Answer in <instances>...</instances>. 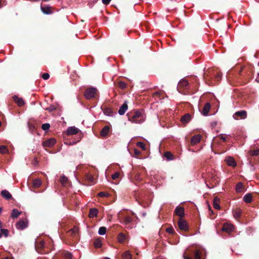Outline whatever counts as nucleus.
Wrapping results in <instances>:
<instances>
[{
	"instance_id": "1",
	"label": "nucleus",
	"mask_w": 259,
	"mask_h": 259,
	"mask_svg": "<svg viewBox=\"0 0 259 259\" xmlns=\"http://www.w3.org/2000/svg\"><path fill=\"white\" fill-rule=\"evenodd\" d=\"M203 249L199 247L190 248L183 254L184 259H203Z\"/></svg>"
},
{
	"instance_id": "2",
	"label": "nucleus",
	"mask_w": 259,
	"mask_h": 259,
	"mask_svg": "<svg viewBox=\"0 0 259 259\" xmlns=\"http://www.w3.org/2000/svg\"><path fill=\"white\" fill-rule=\"evenodd\" d=\"M128 119L132 122L140 123L145 120V115L142 110H136L127 114Z\"/></svg>"
},
{
	"instance_id": "3",
	"label": "nucleus",
	"mask_w": 259,
	"mask_h": 259,
	"mask_svg": "<svg viewBox=\"0 0 259 259\" xmlns=\"http://www.w3.org/2000/svg\"><path fill=\"white\" fill-rule=\"evenodd\" d=\"M45 242L43 240L38 239L35 241V249L37 252L40 254H47L49 253L48 250H46L44 248Z\"/></svg>"
},
{
	"instance_id": "4",
	"label": "nucleus",
	"mask_w": 259,
	"mask_h": 259,
	"mask_svg": "<svg viewBox=\"0 0 259 259\" xmlns=\"http://www.w3.org/2000/svg\"><path fill=\"white\" fill-rule=\"evenodd\" d=\"M118 219L121 223L125 225L129 224L133 221L132 217L126 214L124 211L120 212L118 213Z\"/></svg>"
},
{
	"instance_id": "5",
	"label": "nucleus",
	"mask_w": 259,
	"mask_h": 259,
	"mask_svg": "<svg viewBox=\"0 0 259 259\" xmlns=\"http://www.w3.org/2000/svg\"><path fill=\"white\" fill-rule=\"evenodd\" d=\"M97 93V90L95 88L91 87L85 90L84 95L86 99L90 100L95 97Z\"/></svg>"
},
{
	"instance_id": "6",
	"label": "nucleus",
	"mask_w": 259,
	"mask_h": 259,
	"mask_svg": "<svg viewBox=\"0 0 259 259\" xmlns=\"http://www.w3.org/2000/svg\"><path fill=\"white\" fill-rule=\"evenodd\" d=\"M189 88L190 87L188 81L187 80L183 79L179 81L178 85L177 90L180 93H183V89L187 90L189 89Z\"/></svg>"
},
{
	"instance_id": "7",
	"label": "nucleus",
	"mask_w": 259,
	"mask_h": 259,
	"mask_svg": "<svg viewBox=\"0 0 259 259\" xmlns=\"http://www.w3.org/2000/svg\"><path fill=\"white\" fill-rule=\"evenodd\" d=\"M178 225L180 230L184 231H187L189 230V226L188 223L182 218H179Z\"/></svg>"
},
{
	"instance_id": "8",
	"label": "nucleus",
	"mask_w": 259,
	"mask_h": 259,
	"mask_svg": "<svg viewBox=\"0 0 259 259\" xmlns=\"http://www.w3.org/2000/svg\"><path fill=\"white\" fill-rule=\"evenodd\" d=\"M247 115V112L245 110H240L236 112L233 115V118L236 120L239 119H244L246 118Z\"/></svg>"
},
{
	"instance_id": "9",
	"label": "nucleus",
	"mask_w": 259,
	"mask_h": 259,
	"mask_svg": "<svg viewBox=\"0 0 259 259\" xmlns=\"http://www.w3.org/2000/svg\"><path fill=\"white\" fill-rule=\"evenodd\" d=\"M68 236H71L73 239L77 240L78 237V228L74 226L73 228L68 230L67 232Z\"/></svg>"
},
{
	"instance_id": "10",
	"label": "nucleus",
	"mask_w": 259,
	"mask_h": 259,
	"mask_svg": "<svg viewBox=\"0 0 259 259\" xmlns=\"http://www.w3.org/2000/svg\"><path fill=\"white\" fill-rule=\"evenodd\" d=\"M131 178L135 184L141 182L143 181V179L141 178V174L139 172L135 171L131 175Z\"/></svg>"
},
{
	"instance_id": "11",
	"label": "nucleus",
	"mask_w": 259,
	"mask_h": 259,
	"mask_svg": "<svg viewBox=\"0 0 259 259\" xmlns=\"http://www.w3.org/2000/svg\"><path fill=\"white\" fill-rule=\"evenodd\" d=\"M56 140L55 138H50L43 142L42 146L44 147H52L56 143Z\"/></svg>"
},
{
	"instance_id": "12",
	"label": "nucleus",
	"mask_w": 259,
	"mask_h": 259,
	"mask_svg": "<svg viewBox=\"0 0 259 259\" xmlns=\"http://www.w3.org/2000/svg\"><path fill=\"white\" fill-rule=\"evenodd\" d=\"M16 227L19 230H23L27 227V222L25 220H21L16 223Z\"/></svg>"
},
{
	"instance_id": "13",
	"label": "nucleus",
	"mask_w": 259,
	"mask_h": 259,
	"mask_svg": "<svg viewBox=\"0 0 259 259\" xmlns=\"http://www.w3.org/2000/svg\"><path fill=\"white\" fill-rule=\"evenodd\" d=\"M175 213L182 218L185 215L184 208L180 206H177L175 210Z\"/></svg>"
},
{
	"instance_id": "14",
	"label": "nucleus",
	"mask_w": 259,
	"mask_h": 259,
	"mask_svg": "<svg viewBox=\"0 0 259 259\" xmlns=\"http://www.w3.org/2000/svg\"><path fill=\"white\" fill-rule=\"evenodd\" d=\"M104 114L108 116H112L113 114V110L110 107L104 106L101 107Z\"/></svg>"
},
{
	"instance_id": "15",
	"label": "nucleus",
	"mask_w": 259,
	"mask_h": 259,
	"mask_svg": "<svg viewBox=\"0 0 259 259\" xmlns=\"http://www.w3.org/2000/svg\"><path fill=\"white\" fill-rule=\"evenodd\" d=\"M225 161L227 165L230 166L235 167L236 166V162L234 158L232 157H227L225 159Z\"/></svg>"
},
{
	"instance_id": "16",
	"label": "nucleus",
	"mask_w": 259,
	"mask_h": 259,
	"mask_svg": "<svg viewBox=\"0 0 259 259\" xmlns=\"http://www.w3.org/2000/svg\"><path fill=\"white\" fill-rule=\"evenodd\" d=\"M201 136L199 135H196L192 137L190 141L191 145L193 146L199 143L201 140Z\"/></svg>"
},
{
	"instance_id": "17",
	"label": "nucleus",
	"mask_w": 259,
	"mask_h": 259,
	"mask_svg": "<svg viewBox=\"0 0 259 259\" xmlns=\"http://www.w3.org/2000/svg\"><path fill=\"white\" fill-rule=\"evenodd\" d=\"M14 101L17 104L18 106H22L24 104V102L22 98L18 97L17 96L15 95L12 97Z\"/></svg>"
},
{
	"instance_id": "18",
	"label": "nucleus",
	"mask_w": 259,
	"mask_h": 259,
	"mask_svg": "<svg viewBox=\"0 0 259 259\" xmlns=\"http://www.w3.org/2000/svg\"><path fill=\"white\" fill-rule=\"evenodd\" d=\"M79 131V129L75 127H70L67 130L66 133L67 135L70 136L76 134Z\"/></svg>"
},
{
	"instance_id": "19",
	"label": "nucleus",
	"mask_w": 259,
	"mask_h": 259,
	"mask_svg": "<svg viewBox=\"0 0 259 259\" xmlns=\"http://www.w3.org/2000/svg\"><path fill=\"white\" fill-rule=\"evenodd\" d=\"M128 108L127 103L125 101L122 106L120 107L118 110V113L122 115H123Z\"/></svg>"
},
{
	"instance_id": "20",
	"label": "nucleus",
	"mask_w": 259,
	"mask_h": 259,
	"mask_svg": "<svg viewBox=\"0 0 259 259\" xmlns=\"http://www.w3.org/2000/svg\"><path fill=\"white\" fill-rule=\"evenodd\" d=\"M84 179L87 180L90 184H93L95 183V179L94 176L90 174H85L84 176Z\"/></svg>"
},
{
	"instance_id": "21",
	"label": "nucleus",
	"mask_w": 259,
	"mask_h": 259,
	"mask_svg": "<svg viewBox=\"0 0 259 259\" xmlns=\"http://www.w3.org/2000/svg\"><path fill=\"white\" fill-rule=\"evenodd\" d=\"M41 10L45 14H50L52 13V7L49 6L44 5L41 6Z\"/></svg>"
},
{
	"instance_id": "22",
	"label": "nucleus",
	"mask_w": 259,
	"mask_h": 259,
	"mask_svg": "<svg viewBox=\"0 0 259 259\" xmlns=\"http://www.w3.org/2000/svg\"><path fill=\"white\" fill-rule=\"evenodd\" d=\"M211 107L210 104L208 102L206 103L203 108L202 110V114L204 116H206L208 115V113L210 110Z\"/></svg>"
},
{
	"instance_id": "23",
	"label": "nucleus",
	"mask_w": 259,
	"mask_h": 259,
	"mask_svg": "<svg viewBox=\"0 0 259 259\" xmlns=\"http://www.w3.org/2000/svg\"><path fill=\"white\" fill-rule=\"evenodd\" d=\"M242 214V210L238 208H236L233 210V214L235 219H239Z\"/></svg>"
},
{
	"instance_id": "24",
	"label": "nucleus",
	"mask_w": 259,
	"mask_h": 259,
	"mask_svg": "<svg viewBox=\"0 0 259 259\" xmlns=\"http://www.w3.org/2000/svg\"><path fill=\"white\" fill-rule=\"evenodd\" d=\"M1 195L3 197H4L7 200H9L12 197V196L10 194V193L6 190H4L2 191Z\"/></svg>"
},
{
	"instance_id": "25",
	"label": "nucleus",
	"mask_w": 259,
	"mask_h": 259,
	"mask_svg": "<svg viewBox=\"0 0 259 259\" xmlns=\"http://www.w3.org/2000/svg\"><path fill=\"white\" fill-rule=\"evenodd\" d=\"M98 210L96 208H91L90 209L89 217L90 218H93L97 216Z\"/></svg>"
},
{
	"instance_id": "26",
	"label": "nucleus",
	"mask_w": 259,
	"mask_h": 259,
	"mask_svg": "<svg viewBox=\"0 0 259 259\" xmlns=\"http://www.w3.org/2000/svg\"><path fill=\"white\" fill-rule=\"evenodd\" d=\"M243 200L244 202L247 203H249L252 201V195L251 193H247L245 195L243 198Z\"/></svg>"
},
{
	"instance_id": "27",
	"label": "nucleus",
	"mask_w": 259,
	"mask_h": 259,
	"mask_svg": "<svg viewBox=\"0 0 259 259\" xmlns=\"http://www.w3.org/2000/svg\"><path fill=\"white\" fill-rule=\"evenodd\" d=\"M191 119V116L189 113H186L183 115L181 118V121L183 123H187L190 121Z\"/></svg>"
},
{
	"instance_id": "28",
	"label": "nucleus",
	"mask_w": 259,
	"mask_h": 259,
	"mask_svg": "<svg viewBox=\"0 0 259 259\" xmlns=\"http://www.w3.org/2000/svg\"><path fill=\"white\" fill-rule=\"evenodd\" d=\"M110 131V126L109 125H105L101 131V135L102 137H106Z\"/></svg>"
},
{
	"instance_id": "29",
	"label": "nucleus",
	"mask_w": 259,
	"mask_h": 259,
	"mask_svg": "<svg viewBox=\"0 0 259 259\" xmlns=\"http://www.w3.org/2000/svg\"><path fill=\"white\" fill-rule=\"evenodd\" d=\"M41 185V181L39 179H36L32 181V187L33 188H38Z\"/></svg>"
},
{
	"instance_id": "30",
	"label": "nucleus",
	"mask_w": 259,
	"mask_h": 259,
	"mask_svg": "<svg viewBox=\"0 0 259 259\" xmlns=\"http://www.w3.org/2000/svg\"><path fill=\"white\" fill-rule=\"evenodd\" d=\"M59 180L60 183L64 186H66L69 184V180L68 178L64 176L61 177Z\"/></svg>"
},
{
	"instance_id": "31",
	"label": "nucleus",
	"mask_w": 259,
	"mask_h": 259,
	"mask_svg": "<svg viewBox=\"0 0 259 259\" xmlns=\"http://www.w3.org/2000/svg\"><path fill=\"white\" fill-rule=\"evenodd\" d=\"M220 199L217 197H215L213 198V205L214 208L217 209H220Z\"/></svg>"
},
{
	"instance_id": "32",
	"label": "nucleus",
	"mask_w": 259,
	"mask_h": 259,
	"mask_svg": "<svg viewBox=\"0 0 259 259\" xmlns=\"http://www.w3.org/2000/svg\"><path fill=\"white\" fill-rule=\"evenodd\" d=\"M117 238L119 242L123 243L126 240V235L122 233H120L118 235Z\"/></svg>"
},
{
	"instance_id": "33",
	"label": "nucleus",
	"mask_w": 259,
	"mask_h": 259,
	"mask_svg": "<svg viewBox=\"0 0 259 259\" xmlns=\"http://www.w3.org/2000/svg\"><path fill=\"white\" fill-rule=\"evenodd\" d=\"M164 156L166 158V159L167 160H173L174 159V156L169 151L165 152L164 153Z\"/></svg>"
},
{
	"instance_id": "34",
	"label": "nucleus",
	"mask_w": 259,
	"mask_h": 259,
	"mask_svg": "<svg viewBox=\"0 0 259 259\" xmlns=\"http://www.w3.org/2000/svg\"><path fill=\"white\" fill-rule=\"evenodd\" d=\"M21 211H19L17 209H13L12 211L11 217L13 218H17L20 214Z\"/></svg>"
},
{
	"instance_id": "35",
	"label": "nucleus",
	"mask_w": 259,
	"mask_h": 259,
	"mask_svg": "<svg viewBox=\"0 0 259 259\" xmlns=\"http://www.w3.org/2000/svg\"><path fill=\"white\" fill-rule=\"evenodd\" d=\"M249 154L251 156H255L259 155V149H250L249 151Z\"/></svg>"
},
{
	"instance_id": "36",
	"label": "nucleus",
	"mask_w": 259,
	"mask_h": 259,
	"mask_svg": "<svg viewBox=\"0 0 259 259\" xmlns=\"http://www.w3.org/2000/svg\"><path fill=\"white\" fill-rule=\"evenodd\" d=\"M243 185L241 183H239L237 184L236 187V191L237 192L240 193L243 190Z\"/></svg>"
},
{
	"instance_id": "37",
	"label": "nucleus",
	"mask_w": 259,
	"mask_h": 259,
	"mask_svg": "<svg viewBox=\"0 0 259 259\" xmlns=\"http://www.w3.org/2000/svg\"><path fill=\"white\" fill-rule=\"evenodd\" d=\"M8 152V149L7 146L4 145H0V153L2 154H6Z\"/></svg>"
},
{
	"instance_id": "38",
	"label": "nucleus",
	"mask_w": 259,
	"mask_h": 259,
	"mask_svg": "<svg viewBox=\"0 0 259 259\" xmlns=\"http://www.w3.org/2000/svg\"><path fill=\"white\" fill-rule=\"evenodd\" d=\"M132 257V255L128 251H126L122 254L123 259H131Z\"/></svg>"
},
{
	"instance_id": "39",
	"label": "nucleus",
	"mask_w": 259,
	"mask_h": 259,
	"mask_svg": "<svg viewBox=\"0 0 259 259\" xmlns=\"http://www.w3.org/2000/svg\"><path fill=\"white\" fill-rule=\"evenodd\" d=\"M94 245L96 248H100L102 246L101 241L100 239L97 238L95 240L94 242Z\"/></svg>"
},
{
	"instance_id": "40",
	"label": "nucleus",
	"mask_w": 259,
	"mask_h": 259,
	"mask_svg": "<svg viewBox=\"0 0 259 259\" xmlns=\"http://www.w3.org/2000/svg\"><path fill=\"white\" fill-rule=\"evenodd\" d=\"M117 86L121 89H124L126 87V84L124 82L119 81L117 82Z\"/></svg>"
},
{
	"instance_id": "41",
	"label": "nucleus",
	"mask_w": 259,
	"mask_h": 259,
	"mask_svg": "<svg viewBox=\"0 0 259 259\" xmlns=\"http://www.w3.org/2000/svg\"><path fill=\"white\" fill-rule=\"evenodd\" d=\"M107 229L105 227H101L99 229L98 233L100 235H103L106 234Z\"/></svg>"
},
{
	"instance_id": "42",
	"label": "nucleus",
	"mask_w": 259,
	"mask_h": 259,
	"mask_svg": "<svg viewBox=\"0 0 259 259\" xmlns=\"http://www.w3.org/2000/svg\"><path fill=\"white\" fill-rule=\"evenodd\" d=\"M137 146L140 148H141L143 150H145L146 149V145L145 144L142 142H138L137 143Z\"/></svg>"
},
{
	"instance_id": "43",
	"label": "nucleus",
	"mask_w": 259,
	"mask_h": 259,
	"mask_svg": "<svg viewBox=\"0 0 259 259\" xmlns=\"http://www.w3.org/2000/svg\"><path fill=\"white\" fill-rule=\"evenodd\" d=\"M1 232L2 235H4L5 237H7L9 236V231L6 229L1 228Z\"/></svg>"
},
{
	"instance_id": "44",
	"label": "nucleus",
	"mask_w": 259,
	"mask_h": 259,
	"mask_svg": "<svg viewBox=\"0 0 259 259\" xmlns=\"http://www.w3.org/2000/svg\"><path fill=\"white\" fill-rule=\"evenodd\" d=\"M50 124L48 123L42 124L41 125V128L45 131L48 130L50 128Z\"/></svg>"
},
{
	"instance_id": "45",
	"label": "nucleus",
	"mask_w": 259,
	"mask_h": 259,
	"mask_svg": "<svg viewBox=\"0 0 259 259\" xmlns=\"http://www.w3.org/2000/svg\"><path fill=\"white\" fill-rule=\"evenodd\" d=\"M166 232L168 233L169 234H174L175 233V231L172 227L167 228L166 229Z\"/></svg>"
},
{
	"instance_id": "46",
	"label": "nucleus",
	"mask_w": 259,
	"mask_h": 259,
	"mask_svg": "<svg viewBox=\"0 0 259 259\" xmlns=\"http://www.w3.org/2000/svg\"><path fill=\"white\" fill-rule=\"evenodd\" d=\"M64 256L67 259H71L72 255L69 252H65L64 253Z\"/></svg>"
},
{
	"instance_id": "47",
	"label": "nucleus",
	"mask_w": 259,
	"mask_h": 259,
	"mask_svg": "<svg viewBox=\"0 0 259 259\" xmlns=\"http://www.w3.org/2000/svg\"><path fill=\"white\" fill-rule=\"evenodd\" d=\"M46 110L49 111V112H52L56 110V107L54 106L53 105H50L49 107H47L46 109Z\"/></svg>"
},
{
	"instance_id": "48",
	"label": "nucleus",
	"mask_w": 259,
	"mask_h": 259,
	"mask_svg": "<svg viewBox=\"0 0 259 259\" xmlns=\"http://www.w3.org/2000/svg\"><path fill=\"white\" fill-rule=\"evenodd\" d=\"M232 226H230L229 227H226L225 225L224 226L223 228V230L224 231H226V232H230L232 230Z\"/></svg>"
},
{
	"instance_id": "49",
	"label": "nucleus",
	"mask_w": 259,
	"mask_h": 259,
	"mask_svg": "<svg viewBox=\"0 0 259 259\" xmlns=\"http://www.w3.org/2000/svg\"><path fill=\"white\" fill-rule=\"evenodd\" d=\"M41 77L44 79L47 80L49 78L50 75L48 73H44L42 74Z\"/></svg>"
},
{
	"instance_id": "50",
	"label": "nucleus",
	"mask_w": 259,
	"mask_h": 259,
	"mask_svg": "<svg viewBox=\"0 0 259 259\" xmlns=\"http://www.w3.org/2000/svg\"><path fill=\"white\" fill-rule=\"evenodd\" d=\"M98 196L101 197H107L108 196V193L104 192H100L98 194Z\"/></svg>"
},
{
	"instance_id": "51",
	"label": "nucleus",
	"mask_w": 259,
	"mask_h": 259,
	"mask_svg": "<svg viewBox=\"0 0 259 259\" xmlns=\"http://www.w3.org/2000/svg\"><path fill=\"white\" fill-rule=\"evenodd\" d=\"M119 176V172H115L114 174H113L112 175V179L113 180H116V179H117Z\"/></svg>"
},
{
	"instance_id": "52",
	"label": "nucleus",
	"mask_w": 259,
	"mask_h": 259,
	"mask_svg": "<svg viewBox=\"0 0 259 259\" xmlns=\"http://www.w3.org/2000/svg\"><path fill=\"white\" fill-rule=\"evenodd\" d=\"M140 151L137 149H134V156L136 157H138V156L140 154Z\"/></svg>"
},
{
	"instance_id": "53",
	"label": "nucleus",
	"mask_w": 259,
	"mask_h": 259,
	"mask_svg": "<svg viewBox=\"0 0 259 259\" xmlns=\"http://www.w3.org/2000/svg\"><path fill=\"white\" fill-rule=\"evenodd\" d=\"M218 138L222 139L224 142L226 141V137H224L223 135L221 134L218 136Z\"/></svg>"
},
{
	"instance_id": "54",
	"label": "nucleus",
	"mask_w": 259,
	"mask_h": 259,
	"mask_svg": "<svg viewBox=\"0 0 259 259\" xmlns=\"http://www.w3.org/2000/svg\"><path fill=\"white\" fill-rule=\"evenodd\" d=\"M111 0H102V3L105 5H108Z\"/></svg>"
},
{
	"instance_id": "55",
	"label": "nucleus",
	"mask_w": 259,
	"mask_h": 259,
	"mask_svg": "<svg viewBox=\"0 0 259 259\" xmlns=\"http://www.w3.org/2000/svg\"><path fill=\"white\" fill-rule=\"evenodd\" d=\"M215 79L217 81H219L221 79V74L220 73H218L215 75Z\"/></svg>"
},
{
	"instance_id": "56",
	"label": "nucleus",
	"mask_w": 259,
	"mask_h": 259,
	"mask_svg": "<svg viewBox=\"0 0 259 259\" xmlns=\"http://www.w3.org/2000/svg\"><path fill=\"white\" fill-rule=\"evenodd\" d=\"M154 95L155 96L160 97V95H161V93H160V92H155V93L154 94Z\"/></svg>"
},
{
	"instance_id": "57",
	"label": "nucleus",
	"mask_w": 259,
	"mask_h": 259,
	"mask_svg": "<svg viewBox=\"0 0 259 259\" xmlns=\"http://www.w3.org/2000/svg\"><path fill=\"white\" fill-rule=\"evenodd\" d=\"M3 228V223L2 222L0 221V228Z\"/></svg>"
},
{
	"instance_id": "58",
	"label": "nucleus",
	"mask_w": 259,
	"mask_h": 259,
	"mask_svg": "<svg viewBox=\"0 0 259 259\" xmlns=\"http://www.w3.org/2000/svg\"><path fill=\"white\" fill-rule=\"evenodd\" d=\"M2 237V234L1 233V232H0V238H1Z\"/></svg>"
},
{
	"instance_id": "59",
	"label": "nucleus",
	"mask_w": 259,
	"mask_h": 259,
	"mask_svg": "<svg viewBox=\"0 0 259 259\" xmlns=\"http://www.w3.org/2000/svg\"><path fill=\"white\" fill-rule=\"evenodd\" d=\"M2 211V208L0 207V214L1 213Z\"/></svg>"
},
{
	"instance_id": "60",
	"label": "nucleus",
	"mask_w": 259,
	"mask_h": 259,
	"mask_svg": "<svg viewBox=\"0 0 259 259\" xmlns=\"http://www.w3.org/2000/svg\"><path fill=\"white\" fill-rule=\"evenodd\" d=\"M2 8V2L1 1H0V8Z\"/></svg>"
},
{
	"instance_id": "61",
	"label": "nucleus",
	"mask_w": 259,
	"mask_h": 259,
	"mask_svg": "<svg viewBox=\"0 0 259 259\" xmlns=\"http://www.w3.org/2000/svg\"><path fill=\"white\" fill-rule=\"evenodd\" d=\"M3 259H11V258L8 257H6L4 258Z\"/></svg>"
},
{
	"instance_id": "62",
	"label": "nucleus",
	"mask_w": 259,
	"mask_h": 259,
	"mask_svg": "<svg viewBox=\"0 0 259 259\" xmlns=\"http://www.w3.org/2000/svg\"><path fill=\"white\" fill-rule=\"evenodd\" d=\"M104 259H110V258H109V257H105Z\"/></svg>"
},
{
	"instance_id": "63",
	"label": "nucleus",
	"mask_w": 259,
	"mask_h": 259,
	"mask_svg": "<svg viewBox=\"0 0 259 259\" xmlns=\"http://www.w3.org/2000/svg\"><path fill=\"white\" fill-rule=\"evenodd\" d=\"M2 125V122L0 121V127Z\"/></svg>"
},
{
	"instance_id": "64",
	"label": "nucleus",
	"mask_w": 259,
	"mask_h": 259,
	"mask_svg": "<svg viewBox=\"0 0 259 259\" xmlns=\"http://www.w3.org/2000/svg\"><path fill=\"white\" fill-rule=\"evenodd\" d=\"M97 2V0H95V1H94V2H96V3Z\"/></svg>"
}]
</instances>
